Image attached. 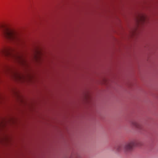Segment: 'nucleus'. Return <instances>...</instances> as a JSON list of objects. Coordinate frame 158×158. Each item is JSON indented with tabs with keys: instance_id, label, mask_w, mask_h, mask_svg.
Wrapping results in <instances>:
<instances>
[{
	"instance_id": "nucleus-8",
	"label": "nucleus",
	"mask_w": 158,
	"mask_h": 158,
	"mask_svg": "<svg viewBox=\"0 0 158 158\" xmlns=\"http://www.w3.org/2000/svg\"><path fill=\"white\" fill-rule=\"evenodd\" d=\"M35 52L37 54H39L40 53V52L38 50H36Z\"/></svg>"
},
{
	"instance_id": "nucleus-3",
	"label": "nucleus",
	"mask_w": 158,
	"mask_h": 158,
	"mask_svg": "<svg viewBox=\"0 0 158 158\" xmlns=\"http://www.w3.org/2000/svg\"><path fill=\"white\" fill-rule=\"evenodd\" d=\"M10 72L12 73V77L16 80H20L25 78L24 77L17 73L10 71L9 68L7 67L5 68L2 71H0V76L2 73H8Z\"/></svg>"
},
{
	"instance_id": "nucleus-5",
	"label": "nucleus",
	"mask_w": 158,
	"mask_h": 158,
	"mask_svg": "<svg viewBox=\"0 0 158 158\" xmlns=\"http://www.w3.org/2000/svg\"><path fill=\"white\" fill-rule=\"evenodd\" d=\"M132 124L133 126L139 130H141L142 129V127L141 125L136 122H133Z\"/></svg>"
},
{
	"instance_id": "nucleus-6",
	"label": "nucleus",
	"mask_w": 158,
	"mask_h": 158,
	"mask_svg": "<svg viewBox=\"0 0 158 158\" xmlns=\"http://www.w3.org/2000/svg\"><path fill=\"white\" fill-rule=\"evenodd\" d=\"M122 148V146L121 145H118L115 147V149L117 152L121 151Z\"/></svg>"
},
{
	"instance_id": "nucleus-2",
	"label": "nucleus",
	"mask_w": 158,
	"mask_h": 158,
	"mask_svg": "<svg viewBox=\"0 0 158 158\" xmlns=\"http://www.w3.org/2000/svg\"><path fill=\"white\" fill-rule=\"evenodd\" d=\"M0 56L8 57L22 65L26 64V61L23 56L17 52H14L9 47H5L0 49Z\"/></svg>"
},
{
	"instance_id": "nucleus-1",
	"label": "nucleus",
	"mask_w": 158,
	"mask_h": 158,
	"mask_svg": "<svg viewBox=\"0 0 158 158\" xmlns=\"http://www.w3.org/2000/svg\"><path fill=\"white\" fill-rule=\"evenodd\" d=\"M2 35L9 43L16 45H20L23 43L19 31L14 28L6 25H2Z\"/></svg>"
},
{
	"instance_id": "nucleus-4",
	"label": "nucleus",
	"mask_w": 158,
	"mask_h": 158,
	"mask_svg": "<svg viewBox=\"0 0 158 158\" xmlns=\"http://www.w3.org/2000/svg\"><path fill=\"white\" fill-rule=\"evenodd\" d=\"M138 142L136 140L131 141L127 143L123 146V148L125 151H130L133 147L137 146Z\"/></svg>"
},
{
	"instance_id": "nucleus-7",
	"label": "nucleus",
	"mask_w": 158,
	"mask_h": 158,
	"mask_svg": "<svg viewBox=\"0 0 158 158\" xmlns=\"http://www.w3.org/2000/svg\"><path fill=\"white\" fill-rule=\"evenodd\" d=\"M140 19L142 20H144L145 19V17L143 16L142 17H141V18Z\"/></svg>"
}]
</instances>
